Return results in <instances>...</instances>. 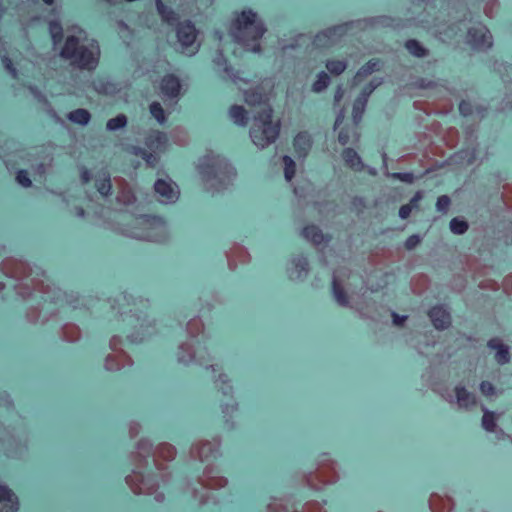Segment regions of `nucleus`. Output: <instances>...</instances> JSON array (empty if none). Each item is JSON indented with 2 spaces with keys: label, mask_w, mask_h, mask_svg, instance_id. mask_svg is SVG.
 I'll return each instance as SVG.
<instances>
[{
  "label": "nucleus",
  "mask_w": 512,
  "mask_h": 512,
  "mask_svg": "<svg viewBox=\"0 0 512 512\" xmlns=\"http://www.w3.org/2000/svg\"><path fill=\"white\" fill-rule=\"evenodd\" d=\"M111 308L123 317L121 330L131 341H143L157 333L155 321L147 313L148 300L123 292L112 299Z\"/></svg>",
  "instance_id": "1"
},
{
  "label": "nucleus",
  "mask_w": 512,
  "mask_h": 512,
  "mask_svg": "<svg viewBox=\"0 0 512 512\" xmlns=\"http://www.w3.org/2000/svg\"><path fill=\"white\" fill-rule=\"evenodd\" d=\"M266 32V28L258 15L251 11H242L233 20L230 34L235 42L241 44L246 50L260 52V39Z\"/></svg>",
  "instance_id": "2"
},
{
  "label": "nucleus",
  "mask_w": 512,
  "mask_h": 512,
  "mask_svg": "<svg viewBox=\"0 0 512 512\" xmlns=\"http://www.w3.org/2000/svg\"><path fill=\"white\" fill-rule=\"evenodd\" d=\"M99 47L94 44L86 45L79 37L69 35L66 37L59 56L70 65L79 70H94L99 61Z\"/></svg>",
  "instance_id": "3"
},
{
  "label": "nucleus",
  "mask_w": 512,
  "mask_h": 512,
  "mask_svg": "<svg viewBox=\"0 0 512 512\" xmlns=\"http://www.w3.org/2000/svg\"><path fill=\"white\" fill-rule=\"evenodd\" d=\"M273 113L272 108L253 112L249 134L252 142L260 149L273 144L279 137L281 123L273 119Z\"/></svg>",
  "instance_id": "4"
},
{
  "label": "nucleus",
  "mask_w": 512,
  "mask_h": 512,
  "mask_svg": "<svg viewBox=\"0 0 512 512\" xmlns=\"http://www.w3.org/2000/svg\"><path fill=\"white\" fill-rule=\"evenodd\" d=\"M127 235L139 240L162 242L167 237V229L161 218L141 216L134 220Z\"/></svg>",
  "instance_id": "5"
},
{
  "label": "nucleus",
  "mask_w": 512,
  "mask_h": 512,
  "mask_svg": "<svg viewBox=\"0 0 512 512\" xmlns=\"http://www.w3.org/2000/svg\"><path fill=\"white\" fill-rule=\"evenodd\" d=\"M338 480L335 463L331 459H323L318 463L315 472L303 476L304 484L316 491L322 490L325 486L333 484Z\"/></svg>",
  "instance_id": "6"
},
{
  "label": "nucleus",
  "mask_w": 512,
  "mask_h": 512,
  "mask_svg": "<svg viewBox=\"0 0 512 512\" xmlns=\"http://www.w3.org/2000/svg\"><path fill=\"white\" fill-rule=\"evenodd\" d=\"M201 175L207 185V188L213 190H220L226 187L231 180L229 166L220 161L204 165L201 169Z\"/></svg>",
  "instance_id": "7"
},
{
  "label": "nucleus",
  "mask_w": 512,
  "mask_h": 512,
  "mask_svg": "<svg viewBox=\"0 0 512 512\" xmlns=\"http://www.w3.org/2000/svg\"><path fill=\"white\" fill-rule=\"evenodd\" d=\"M31 283L33 290L49 295V302L59 306H71L73 308L77 307L79 298L73 293H68L59 287L46 284L43 280L40 279H32Z\"/></svg>",
  "instance_id": "8"
},
{
  "label": "nucleus",
  "mask_w": 512,
  "mask_h": 512,
  "mask_svg": "<svg viewBox=\"0 0 512 512\" xmlns=\"http://www.w3.org/2000/svg\"><path fill=\"white\" fill-rule=\"evenodd\" d=\"M126 484L136 495H151L157 492L159 480L156 474L143 475L141 472L133 471L125 478Z\"/></svg>",
  "instance_id": "9"
},
{
  "label": "nucleus",
  "mask_w": 512,
  "mask_h": 512,
  "mask_svg": "<svg viewBox=\"0 0 512 512\" xmlns=\"http://www.w3.org/2000/svg\"><path fill=\"white\" fill-rule=\"evenodd\" d=\"M176 36L184 52L195 54L200 47L197 43L198 30L190 20L179 22L176 26Z\"/></svg>",
  "instance_id": "10"
},
{
  "label": "nucleus",
  "mask_w": 512,
  "mask_h": 512,
  "mask_svg": "<svg viewBox=\"0 0 512 512\" xmlns=\"http://www.w3.org/2000/svg\"><path fill=\"white\" fill-rule=\"evenodd\" d=\"M176 448L169 443H160L153 451V462L158 471L161 472L160 479L162 482H168L170 473L166 472L168 463L172 462L176 457Z\"/></svg>",
  "instance_id": "11"
},
{
  "label": "nucleus",
  "mask_w": 512,
  "mask_h": 512,
  "mask_svg": "<svg viewBox=\"0 0 512 512\" xmlns=\"http://www.w3.org/2000/svg\"><path fill=\"white\" fill-rule=\"evenodd\" d=\"M220 445L221 441L219 438H213L212 440H199L192 445L190 455L194 459L204 461L215 456L219 451Z\"/></svg>",
  "instance_id": "12"
},
{
  "label": "nucleus",
  "mask_w": 512,
  "mask_h": 512,
  "mask_svg": "<svg viewBox=\"0 0 512 512\" xmlns=\"http://www.w3.org/2000/svg\"><path fill=\"white\" fill-rule=\"evenodd\" d=\"M154 191L161 203H174L179 198V188L170 178L157 179L154 183Z\"/></svg>",
  "instance_id": "13"
},
{
  "label": "nucleus",
  "mask_w": 512,
  "mask_h": 512,
  "mask_svg": "<svg viewBox=\"0 0 512 512\" xmlns=\"http://www.w3.org/2000/svg\"><path fill=\"white\" fill-rule=\"evenodd\" d=\"M159 89L164 101L171 100L176 103L181 95L180 79L174 74H167L162 77Z\"/></svg>",
  "instance_id": "14"
},
{
  "label": "nucleus",
  "mask_w": 512,
  "mask_h": 512,
  "mask_svg": "<svg viewBox=\"0 0 512 512\" xmlns=\"http://www.w3.org/2000/svg\"><path fill=\"white\" fill-rule=\"evenodd\" d=\"M176 358L177 361L183 365H189L193 361H197L200 365H206L212 360L208 352H206V355L200 354L199 357L196 358L194 346L189 342H183L178 346Z\"/></svg>",
  "instance_id": "15"
},
{
  "label": "nucleus",
  "mask_w": 512,
  "mask_h": 512,
  "mask_svg": "<svg viewBox=\"0 0 512 512\" xmlns=\"http://www.w3.org/2000/svg\"><path fill=\"white\" fill-rule=\"evenodd\" d=\"M1 271L8 277L14 279H24L30 276L31 268L29 265L21 260L14 258H6L1 264Z\"/></svg>",
  "instance_id": "16"
},
{
  "label": "nucleus",
  "mask_w": 512,
  "mask_h": 512,
  "mask_svg": "<svg viewBox=\"0 0 512 512\" xmlns=\"http://www.w3.org/2000/svg\"><path fill=\"white\" fill-rule=\"evenodd\" d=\"M244 101L254 111H262L272 108L269 103V96L262 87H255L244 92Z\"/></svg>",
  "instance_id": "17"
},
{
  "label": "nucleus",
  "mask_w": 512,
  "mask_h": 512,
  "mask_svg": "<svg viewBox=\"0 0 512 512\" xmlns=\"http://www.w3.org/2000/svg\"><path fill=\"white\" fill-rule=\"evenodd\" d=\"M199 484L206 489H220L227 485V478L219 475L217 469L208 465L204 469L202 475L198 478Z\"/></svg>",
  "instance_id": "18"
},
{
  "label": "nucleus",
  "mask_w": 512,
  "mask_h": 512,
  "mask_svg": "<svg viewBox=\"0 0 512 512\" xmlns=\"http://www.w3.org/2000/svg\"><path fill=\"white\" fill-rule=\"evenodd\" d=\"M468 42L478 49H488L492 46V35L485 27H472L467 33Z\"/></svg>",
  "instance_id": "19"
},
{
  "label": "nucleus",
  "mask_w": 512,
  "mask_h": 512,
  "mask_svg": "<svg viewBox=\"0 0 512 512\" xmlns=\"http://www.w3.org/2000/svg\"><path fill=\"white\" fill-rule=\"evenodd\" d=\"M152 443L147 439H140L136 444V450L130 454L132 463L137 468H145L148 465V457L153 456Z\"/></svg>",
  "instance_id": "20"
},
{
  "label": "nucleus",
  "mask_w": 512,
  "mask_h": 512,
  "mask_svg": "<svg viewBox=\"0 0 512 512\" xmlns=\"http://www.w3.org/2000/svg\"><path fill=\"white\" fill-rule=\"evenodd\" d=\"M114 184L117 189L116 202L122 206H129L135 203L136 196L126 179L115 177Z\"/></svg>",
  "instance_id": "21"
},
{
  "label": "nucleus",
  "mask_w": 512,
  "mask_h": 512,
  "mask_svg": "<svg viewBox=\"0 0 512 512\" xmlns=\"http://www.w3.org/2000/svg\"><path fill=\"white\" fill-rule=\"evenodd\" d=\"M134 364L133 359L131 356L126 353L125 351L117 352V353H110L105 358V368L108 371L116 372L124 367L132 366Z\"/></svg>",
  "instance_id": "22"
},
{
  "label": "nucleus",
  "mask_w": 512,
  "mask_h": 512,
  "mask_svg": "<svg viewBox=\"0 0 512 512\" xmlns=\"http://www.w3.org/2000/svg\"><path fill=\"white\" fill-rule=\"evenodd\" d=\"M18 510L17 495L7 485L0 484V512H17Z\"/></svg>",
  "instance_id": "23"
},
{
  "label": "nucleus",
  "mask_w": 512,
  "mask_h": 512,
  "mask_svg": "<svg viewBox=\"0 0 512 512\" xmlns=\"http://www.w3.org/2000/svg\"><path fill=\"white\" fill-rule=\"evenodd\" d=\"M428 316L437 330H445L451 325V315L442 305L432 307Z\"/></svg>",
  "instance_id": "24"
},
{
  "label": "nucleus",
  "mask_w": 512,
  "mask_h": 512,
  "mask_svg": "<svg viewBox=\"0 0 512 512\" xmlns=\"http://www.w3.org/2000/svg\"><path fill=\"white\" fill-rule=\"evenodd\" d=\"M228 266L231 270H235L238 264H246L251 257L247 249L241 245L235 244L226 253Z\"/></svg>",
  "instance_id": "25"
},
{
  "label": "nucleus",
  "mask_w": 512,
  "mask_h": 512,
  "mask_svg": "<svg viewBox=\"0 0 512 512\" xmlns=\"http://www.w3.org/2000/svg\"><path fill=\"white\" fill-rule=\"evenodd\" d=\"M456 404L459 409L470 410L477 406V397L469 392L463 385H457L454 388Z\"/></svg>",
  "instance_id": "26"
},
{
  "label": "nucleus",
  "mask_w": 512,
  "mask_h": 512,
  "mask_svg": "<svg viewBox=\"0 0 512 512\" xmlns=\"http://www.w3.org/2000/svg\"><path fill=\"white\" fill-rule=\"evenodd\" d=\"M168 142L167 135L159 130L151 129L149 130L144 138L145 146L153 152L161 151L165 148Z\"/></svg>",
  "instance_id": "27"
},
{
  "label": "nucleus",
  "mask_w": 512,
  "mask_h": 512,
  "mask_svg": "<svg viewBox=\"0 0 512 512\" xmlns=\"http://www.w3.org/2000/svg\"><path fill=\"white\" fill-rule=\"evenodd\" d=\"M487 346L495 350V361L499 365H505L510 362V348L500 338L494 337L488 340Z\"/></svg>",
  "instance_id": "28"
},
{
  "label": "nucleus",
  "mask_w": 512,
  "mask_h": 512,
  "mask_svg": "<svg viewBox=\"0 0 512 512\" xmlns=\"http://www.w3.org/2000/svg\"><path fill=\"white\" fill-rule=\"evenodd\" d=\"M429 508L432 512H453L454 502L450 497L432 493L429 497Z\"/></svg>",
  "instance_id": "29"
},
{
  "label": "nucleus",
  "mask_w": 512,
  "mask_h": 512,
  "mask_svg": "<svg viewBox=\"0 0 512 512\" xmlns=\"http://www.w3.org/2000/svg\"><path fill=\"white\" fill-rule=\"evenodd\" d=\"M487 108L482 104H474L470 100H462L459 103V112L462 116H477L479 119H482L485 116Z\"/></svg>",
  "instance_id": "30"
},
{
  "label": "nucleus",
  "mask_w": 512,
  "mask_h": 512,
  "mask_svg": "<svg viewBox=\"0 0 512 512\" xmlns=\"http://www.w3.org/2000/svg\"><path fill=\"white\" fill-rule=\"evenodd\" d=\"M302 235L315 246L329 241V238L323 234L322 230L313 224L306 226L302 231Z\"/></svg>",
  "instance_id": "31"
},
{
  "label": "nucleus",
  "mask_w": 512,
  "mask_h": 512,
  "mask_svg": "<svg viewBox=\"0 0 512 512\" xmlns=\"http://www.w3.org/2000/svg\"><path fill=\"white\" fill-rule=\"evenodd\" d=\"M293 145L299 157L307 156L312 146V140L310 135L306 132L298 133L294 138Z\"/></svg>",
  "instance_id": "32"
},
{
  "label": "nucleus",
  "mask_w": 512,
  "mask_h": 512,
  "mask_svg": "<svg viewBox=\"0 0 512 512\" xmlns=\"http://www.w3.org/2000/svg\"><path fill=\"white\" fill-rule=\"evenodd\" d=\"M380 70V60L372 59L368 61L364 66H362L353 78V82L355 85L364 81L368 76H370L373 72Z\"/></svg>",
  "instance_id": "33"
},
{
  "label": "nucleus",
  "mask_w": 512,
  "mask_h": 512,
  "mask_svg": "<svg viewBox=\"0 0 512 512\" xmlns=\"http://www.w3.org/2000/svg\"><path fill=\"white\" fill-rule=\"evenodd\" d=\"M60 336L66 342H77L82 336L81 329L74 323H66L61 327Z\"/></svg>",
  "instance_id": "34"
},
{
  "label": "nucleus",
  "mask_w": 512,
  "mask_h": 512,
  "mask_svg": "<svg viewBox=\"0 0 512 512\" xmlns=\"http://www.w3.org/2000/svg\"><path fill=\"white\" fill-rule=\"evenodd\" d=\"M95 188L99 194L105 198L111 195V178L107 172H102L96 175Z\"/></svg>",
  "instance_id": "35"
},
{
  "label": "nucleus",
  "mask_w": 512,
  "mask_h": 512,
  "mask_svg": "<svg viewBox=\"0 0 512 512\" xmlns=\"http://www.w3.org/2000/svg\"><path fill=\"white\" fill-rule=\"evenodd\" d=\"M229 117L238 126L245 127L248 124V112L241 105H232L229 109Z\"/></svg>",
  "instance_id": "36"
},
{
  "label": "nucleus",
  "mask_w": 512,
  "mask_h": 512,
  "mask_svg": "<svg viewBox=\"0 0 512 512\" xmlns=\"http://www.w3.org/2000/svg\"><path fill=\"white\" fill-rule=\"evenodd\" d=\"M368 102V94L361 93L353 104L352 117L355 125H358L362 119V115L365 111Z\"/></svg>",
  "instance_id": "37"
},
{
  "label": "nucleus",
  "mask_w": 512,
  "mask_h": 512,
  "mask_svg": "<svg viewBox=\"0 0 512 512\" xmlns=\"http://www.w3.org/2000/svg\"><path fill=\"white\" fill-rule=\"evenodd\" d=\"M221 410L225 422L230 423L238 413V404L232 396L228 397L226 400L221 402Z\"/></svg>",
  "instance_id": "38"
},
{
  "label": "nucleus",
  "mask_w": 512,
  "mask_h": 512,
  "mask_svg": "<svg viewBox=\"0 0 512 512\" xmlns=\"http://www.w3.org/2000/svg\"><path fill=\"white\" fill-rule=\"evenodd\" d=\"M342 157L348 167L354 170H361L363 168V163L354 149L345 148L342 152Z\"/></svg>",
  "instance_id": "39"
},
{
  "label": "nucleus",
  "mask_w": 512,
  "mask_h": 512,
  "mask_svg": "<svg viewBox=\"0 0 512 512\" xmlns=\"http://www.w3.org/2000/svg\"><path fill=\"white\" fill-rule=\"evenodd\" d=\"M155 4H156L158 14L160 15L162 21L172 25L178 20V17H177V14L175 13V11L173 9H171L170 7L166 6L162 2V0H156Z\"/></svg>",
  "instance_id": "40"
},
{
  "label": "nucleus",
  "mask_w": 512,
  "mask_h": 512,
  "mask_svg": "<svg viewBox=\"0 0 512 512\" xmlns=\"http://www.w3.org/2000/svg\"><path fill=\"white\" fill-rule=\"evenodd\" d=\"M333 295L335 300L340 306L347 307L349 306V297L341 284V282L334 277L333 278Z\"/></svg>",
  "instance_id": "41"
},
{
  "label": "nucleus",
  "mask_w": 512,
  "mask_h": 512,
  "mask_svg": "<svg viewBox=\"0 0 512 512\" xmlns=\"http://www.w3.org/2000/svg\"><path fill=\"white\" fill-rule=\"evenodd\" d=\"M67 118L73 122L80 125H87L91 120V114L88 110L84 108H78L73 110L67 114Z\"/></svg>",
  "instance_id": "42"
},
{
  "label": "nucleus",
  "mask_w": 512,
  "mask_h": 512,
  "mask_svg": "<svg viewBox=\"0 0 512 512\" xmlns=\"http://www.w3.org/2000/svg\"><path fill=\"white\" fill-rule=\"evenodd\" d=\"M405 48L410 54L418 58H424L429 55V50L426 49L419 41L409 39L405 42Z\"/></svg>",
  "instance_id": "43"
},
{
  "label": "nucleus",
  "mask_w": 512,
  "mask_h": 512,
  "mask_svg": "<svg viewBox=\"0 0 512 512\" xmlns=\"http://www.w3.org/2000/svg\"><path fill=\"white\" fill-rule=\"evenodd\" d=\"M335 29H327L315 36L314 43L318 47L330 46L334 43Z\"/></svg>",
  "instance_id": "44"
},
{
  "label": "nucleus",
  "mask_w": 512,
  "mask_h": 512,
  "mask_svg": "<svg viewBox=\"0 0 512 512\" xmlns=\"http://www.w3.org/2000/svg\"><path fill=\"white\" fill-rule=\"evenodd\" d=\"M200 311H211L215 305L222 304V300L213 293H205L200 297Z\"/></svg>",
  "instance_id": "45"
},
{
  "label": "nucleus",
  "mask_w": 512,
  "mask_h": 512,
  "mask_svg": "<svg viewBox=\"0 0 512 512\" xmlns=\"http://www.w3.org/2000/svg\"><path fill=\"white\" fill-rule=\"evenodd\" d=\"M483 417H482V427L487 432H495L497 428V417L494 412H491L486 409V407H482Z\"/></svg>",
  "instance_id": "46"
},
{
  "label": "nucleus",
  "mask_w": 512,
  "mask_h": 512,
  "mask_svg": "<svg viewBox=\"0 0 512 512\" xmlns=\"http://www.w3.org/2000/svg\"><path fill=\"white\" fill-rule=\"evenodd\" d=\"M205 329V325L200 317L190 319L186 325V331L190 337H197Z\"/></svg>",
  "instance_id": "47"
},
{
  "label": "nucleus",
  "mask_w": 512,
  "mask_h": 512,
  "mask_svg": "<svg viewBox=\"0 0 512 512\" xmlns=\"http://www.w3.org/2000/svg\"><path fill=\"white\" fill-rule=\"evenodd\" d=\"M449 226L451 232L455 235H462L469 229V223L463 217H454Z\"/></svg>",
  "instance_id": "48"
},
{
  "label": "nucleus",
  "mask_w": 512,
  "mask_h": 512,
  "mask_svg": "<svg viewBox=\"0 0 512 512\" xmlns=\"http://www.w3.org/2000/svg\"><path fill=\"white\" fill-rule=\"evenodd\" d=\"M348 64L346 60H328L326 62V68L333 76L341 75L347 68Z\"/></svg>",
  "instance_id": "49"
},
{
  "label": "nucleus",
  "mask_w": 512,
  "mask_h": 512,
  "mask_svg": "<svg viewBox=\"0 0 512 512\" xmlns=\"http://www.w3.org/2000/svg\"><path fill=\"white\" fill-rule=\"evenodd\" d=\"M459 138V131L455 127L448 128L443 136L444 143L451 149L458 145Z\"/></svg>",
  "instance_id": "50"
},
{
  "label": "nucleus",
  "mask_w": 512,
  "mask_h": 512,
  "mask_svg": "<svg viewBox=\"0 0 512 512\" xmlns=\"http://www.w3.org/2000/svg\"><path fill=\"white\" fill-rule=\"evenodd\" d=\"M49 32L53 45H58L63 39V28L62 25L57 21H51L49 23Z\"/></svg>",
  "instance_id": "51"
},
{
  "label": "nucleus",
  "mask_w": 512,
  "mask_h": 512,
  "mask_svg": "<svg viewBox=\"0 0 512 512\" xmlns=\"http://www.w3.org/2000/svg\"><path fill=\"white\" fill-rule=\"evenodd\" d=\"M331 79L326 72H320L316 81L312 85V90L316 93L324 91L330 84Z\"/></svg>",
  "instance_id": "52"
},
{
  "label": "nucleus",
  "mask_w": 512,
  "mask_h": 512,
  "mask_svg": "<svg viewBox=\"0 0 512 512\" xmlns=\"http://www.w3.org/2000/svg\"><path fill=\"white\" fill-rule=\"evenodd\" d=\"M352 137L356 138V140H357L359 138V135L354 129L349 128V127H344L340 130V132L338 134V142L341 145L345 146L348 143H350Z\"/></svg>",
  "instance_id": "53"
},
{
  "label": "nucleus",
  "mask_w": 512,
  "mask_h": 512,
  "mask_svg": "<svg viewBox=\"0 0 512 512\" xmlns=\"http://www.w3.org/2000/svg\"><path fill=\"white\" fill-rule=\"evenodd\" d=\"M149 111L151 113V115L159 122V123H164L167 119L166 117V114H165V111L162 107V105L157 102V101H154L152 102L150 105H149Z\"/></svg>",
  "instance_id": "54"
},
{
  "label": "nucleus",
  "mask_w": 512,
  "mask_h": 512,
  "mask_svg": "<svg viewBox=\"0 0 512 512\" xmlns=\"http://www.w3.org/2000/svg\"><path fill=\"white\" fill-rule=\"evenodd\" d=\"M429 285V279L424 275H419L412 280V290L416 294L423 293Z\"/></svg>",
  "instance_id": "55"
},
{
  "label": "nucleus",
  "mask_w": 512,
  "mask_h": 512,
  "mask_svg": "<svg viewBox=\"0 0 512 512\" xmlns=\"http://www.w3.org/2000/svg\"><path fill=\"white\" fill-rule=\"evenodd\" d=\"M127 124V117L124 114H119L114 118L107 121L106 128L110 131H115L125 127Z\"/></svg>",
  "instance_id": "56"
},
{
  "label": "nucleus",
  "mask_w": 512,
  "mask_h": 512,
  "mask_svg": "<svg viewBox=\"0 0 512 512\" xmlns=\"http://www.w3.org/2000/svg\"><path fill=\"white\" fill-rule=\"evenodd\" d=\"M454 105L450 99H445L436 103H433L432 112L439 114H448L452 112Z\"/></svg>",
  "instance_id": "57"
},
{
  "label": "nucleus",
  "mask_w": 512,
  "mask_h": 512,
  "mask_svg": "<svg viewBox=\"0 0 512 512\" xmlns=\"http://www.w3.org/2000/svg\"><path fill=\"white\" fill-rule=\"evenodd\" d=\"M283 164H284V175L285 178L290 181L296 172V165L293 159L289 156H283L282 158Z\"/></svg>",
  "instance_id": "58"
},
{
  "label": "nucleus",
  "mask_w": 512,
  "mask_h": 512,
  "mask_svg": "<svg viewBox=\"0 0 512 512\" xmlns=\"http://www.w3.org/2000/svg\"><path fill=\"white\" fill-rule=\"evenodd\" d=\"M219 389L222 391L225 397H228L232 393V386L230 385V380L226 374H219L218 379Z\"/></svg>",
  "instance_id": "59"
},
{
  "label": "nucleus",
  "mask_w": 512,
  "mask_h": 512,
  "mask_svg": "<svg viewBox=\"0 0 512 512\" xmlns=\"http://www.w3.org/2000/svg\"><path fill=\"white\" fill-rule=\"evenodd\" d=\"M451 206V198L448 195H441L436 202L437 211L447 214Z\"/></svg>",
  "instance_id": "60"
},
{
  "label": "nucleus",
  "mask_w": 512,
  "mask_h": 512,
  "mask_svg": "<svg viewBox=\"0 0 512 512\" xmlns=\"http://www.w3.org/2000/svg\"><path fill=\"white\" fill-rule=\"evenodd\" d=\"M42 310L39 307L32 306L27 309L25 313V319L30 324H36L38 320L40 319Z\"/></svg>",
  "instance_id": "61"
},
{
  "label": "nucleus",
  "mask_w": 512,
  "mask_h": 512,
  "mask_svg": "<svg viewBox=\"0 0 512 512\" xmlns=\"http://www.w3.org/2000/svg\"><path fill=\"white\" fill-rule=\"evenodd\" d=\"M502 199L506 208L512 211V184L503 186Z\"/></svg>",
  "instance_id": "62"
},
{
  "label": "nucleus",
  "mask_w": 512,
  "mask_h": 512,
  "mask_svg": "<svg viewBox=\"0 0 512 512\" xmlns=\"http://www.w3.org/2000/svg\"><path fill=\"white\" fill-rule=\"evenodd\" d=\"M499 2L498 0H489L485 6H484V13L487 17L493 18L499 9Z\"/></svg>",
  "instance_id": "63"
},
{
  "label": "nucleus",
  "mask_w": 512,
  "mask_h": 512,
  "mask_svg": "<svg viewBox=\"0 0 512 512\" xmlns=\"http://www.w3.org/2000/svg\"><path fill=\"white\" fill-rule=\"evenodd\" d=\"M16 180L21 186L25 188L32 186V182L26 170H19L16 174Z\"/></svg>",
  "instance_id": "64"
}]
</instances>
